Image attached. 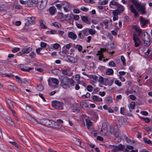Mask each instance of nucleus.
<instances>
[{"instance_id": "nucleus-1", "label": "nucleus", "mask_w": 152, "mask_h": 152, "mask_svg": "<svg viewBox=\"0 0 152 152\" xmlns=\"http://www.w3.org/2000/svg\"><path fill=\"white\" fill-rule=\"evenodd\" d=\"M142 39L143 42V44L145 46L148 47L151 44V38L147 32L143 33Z\"/></svg>"}, {"instance_id": "nucleus-2", "label": "nucleus", "mask_w": 152, "mask_h": 152, "mask_svg": "<svg viewBox=\"0 0 152 152\" xmlns=\"http://www.w3.org/2000/svg\"><path fill=\"white\" fill-rule=\"evenodd\" d=\"M60 82L62 86H67L69 83L72 85L74 83V80L72 79H68L67 77L66 76H64L63 78L61 80Z\"/></svg>"}, {"instance_id": "nucleus-3", "label": "nucleus", "mask_w": 152, "mask_h": 152, "mask_svg": "<svg viewBox=\"0 0 152 152\" xmlns=\"http://www.w3.org/2000/svg\"><path fill=\"white\" fill-rule=\"evenodd\" d=\"M47 2L48 0H37V7L39 10H42L46 6Z\"/></svg>"}, {"instance_id": "nucleus-4", "label": "nucleus", "mask_w": 152, "mask_h": 152, "mask_svg": "<svg viewBox=\"0 0 152 152\" xmlns=\"http://www.w3.org/2000/svg\"><path fill=\"white\" fill-rule=\"evenodd\" d=\"M52 105L53 107L58 110H62L64 108V103L62 102L56 100L53 101L52 102Z\"/></svg>"}, {"instance_id": "nucleus-5", "label": "nucleus", "mask_w": 152, "mask_h": 152, "mask_svg": "<svg viewBox=\"0 0 152 152\" xmlns=\"http://www.w3.org/2000/svg\"><path fill=\"white\" fill-rule=\"evenodd\" d=\"M136 7L142 15H145L146 14L145 4L140 3Z\"/></svg>"}, {"instance_id": "nucleus-6", "label": "nucleus", "mask_w": 152, "mask_h": 152, "mask_svg": "<svg viewBox=\"0 0 152 152\" xmlns=\"http://www.w3.org/2000/svg\"><path fill=\"white\" fill-rule=\"evenodd\" d=\"M53 121L48 119H44L41 121V123L43 125L51 127Z\"/></svg>"}, {"instance_id": "nucleus-7", "label": "nucleus", "mask_w": 152, "mask_h": 152, "mask_svg": "<svg viewBox=\"0 0 152 152\" xmlns=\"http://www.w3.org/2000/svg\"><path fill=\"white\" fill-rule=\"evenodd\" d=\"M133 40L134 43V46L136 47L139 46L141 43V41L136 34H134Z\"/></svg>"}, {"instance_id": "nucleus-8", "label": "nucleus", "mask_w": 152, "mask_h": 152, "mask_svg": "<svg viewBox=\"0 0 152 152\" xmlns=\"http://www.w3.org/2000/svg\"><path fill=\"white\" fill-rule=\"evenodd\" d=\"M107 130V124L106 123H103L102 124L101 129L100 132V135L102 136H104Z\"/></svg>"}, {"instance_id": "nucleus-9", "label": "nucleus", "mask_w": 152, "mask_h": 152, "mask_svg": "<svg viewBox=\"0 0 152 152\" xmlns=\"http://www.w3.org/2000/svg\"><path fill=\"white\" fill-rule=\"evenodd\" d=\"M124 145L120 144L118 146H115L112 150V152H118V151H122L124 148Z\"/></svg>"}, {"instance_id": "nucleus-10", "label": "nucleus", "mask_w": 152, "mask_h": 152, "mask_svg": "<svg viewBox=\"0 0 152 152\" xmlns=\"http://www.w3.org/2000/svg\"><path fill=\"white\" fill-rule=\"evenodd\" d=\"M62 125L61 124L53 121L51 127L58 129H60L62 127Z\"/></svg>"}, {"instance_id": "nucleus-11", "label": "nucleus", "mask_w": 152, "mask_h": 152, "mask_svg": "<svg viewBox=\"0 0 152 152\" xmlns=\"http://www.w3.org/2000/svg\"><path fill=\"white\" fill-rule=\"evenodd\" d=\"M129 8L131 12L134 14L135 17H137L139 16L138 13L136 10L134 9L133 5L131 4Z\"/></svg>"}, {"instance_id": "nucleus-12", "label": "nucleus", "mask_w": 152, "mask_h": 152, "mask_svg": "<svg viewBox=\"0 0 152 152\" xmlns=\"http://www.w3.org/2000/svg\"><path fill=\"white\" fill-rule=\"evenodd\" d=\"M133 28L135 31L137 33V36H140L142 32V30L137 26L134 25L133 26Z\"/></svg>"}, {"instance_id": "nucleus-13", "label": "nucleus", "mask_w": 152, "mask_h": 152, "mask_svg": "<svg viewBox=\"0 0 152 152\" xmlns=\"http://www.w3.org/2000/svg\"><path fill=\"white\" fill-rule=\"evenodd\" d=\"M140 21L142 24L141 26L142 27H143L148 23L147 20L142 16L140 17Z\"/></svg>"}, {"instance_id": "nucleus-14", "label": "nucleus", "mask_w": 152, "mask_h": 152, "mask_svg": "<svg viewBox=\"0 0 152 152\" xmlns=\"http://www.w3.org/2000/svg\"><path fill=\"white\" fill-rule=\"evenodd\" d=\"M18 66L21 68V70L26 72H29L32 69V68L30 67L27 69H25L24 68V66H25V65L24 64H20L18 65Z\"/></svg>"}, {"instance_id": "nucleus-15", "label": "nucleus", "mask_w": 152, "mask_h": 152, "mask_svg": "<svg viewBox=\"0 0 152 152\" xmlns=\"http://www.w3.org/2000/svg\"><path fill=\"white\" fill-rule=\"evenodd\" d=\"M91 98L95 101L97 102H101L102 101V98H99L98 96L96 95H92Z\"/></svg>"}, {"instance_id": "nucleus-16", "label": "nucleus", "mask_w": 152, "mask_h": 152, "mask_svg": "<svg viewBox=\"0 0 152 152\" xmlns=\"http://www.w3.org/2000/svg\"><path fill=\"white\" fill-rule=\"evenodd\" d=\"M68 36L69 38L73 39L74 40L76 39L77 37V35L75 33L72 32L68 34Z\"/></svg>"}, {"instance_id": "nucleus-17", "label": "nucleus", "mask_w": 152, "mask_h": 152, "mask_svg": "<svg viewBox=\"0 0 152 152\" xmlns=\"http://www.w3.org/2000/svg\"><path fill=\"white\" fill-rule=\"evenodd\" d=\"M32 50L31 47L24 48L22 50V53H29Z\"/></svg>"}, {"instance_id": "nucleus-18", "label": "nucleus", "mask_w": 152, "mask_h": 152, "mask_svg": "<svg viewBox=\"0 0 152 152\" xmlns=\"http://www.w3.org/2000/svg\"><path fill=\"white\" fill-rule=\"evenodd\" d=\"M37 0H32L29 1L27 2V4L28 6L31 7L36 4Z\"/></svg>"}, {"instance_id": "nucleus-19", "label": "nucleus", "mask_w": 152, "mask_h": 152, "mask_svg": "<svg viewBox=\"0 0 152 152\" xmlns=\"http://www.w3.org/2000/svg\"><path fill=\"white\" fill-rule=\"evenodd\" d=\"M61 71H62V74L65 75H67L69 76H70L72 75V73H71L69 74H68V69H61Z\"/></svg>"}, {"instance_id": "nucleus-20", "label": "nucleus", "mask_w": 152, "mask_h": 152, "mask_svg": "<svg viewBox=\"0 0 152 152\" xmlns=\"http://www.w3.org/2000/svg\"><path fill=\"white\" fill-rule=\"evenodd\" d=\"M116 8L117 9V10H118L121 13L124 11V7L119 4L116 6Z\"/></svg>"}, {"instance_id": "nucleus-21", "label": "nucleus", "mask_w": 152, "mask_h": 152, "mask_svg": "<svg viewBox=\"0 0 152 152\" xmlns=\"http://www.w3.org/2000/svg\"><path fill=\"white\" fill-rule=\"evenodd\" d=\"M7 102L8 104L9 109H10V108H12V107H13V102L9 99L7 100Z\"/></svg>"}, {"instance_id": "nucleus-22", "label": "nucleus", "mask_w": 152, "mask_h": 152, "mask_svg": "<svg viewBox=\"0 0 152 152\" xmlns=\"http://www.w3.org/2000/svg\"><path fill=\"white\" fill-rule=\"evenodd\" d=\"M56 10V8L54 6L51 7L49 8V12L51 15H53Z\"/></svg>"}, {"instance_id": "nucleus-23", "label": "nucleus", "mask_w": 152, "mask_h": 152, "mask_svg": "<svg viewBox=\"0 0 152 152\" xmlns=\"http://www.w3.org/2000/svg\"><path fill=\"white\" fill-rule=\"evenodd\" d=\"M62 4L64 6L63 7L64 10L66 12H67L68 9L69 7V4L66 2H64Z\"/></svg>"}, {"instance_id": "nucleus-24", "label": "nucleus", "mask_w": 152, "mask_h": 152, "mask_svg": "<svg viewBox=\"0 0 152 152\" xmlns=\"http://www.w3.org/2000/svg\"><path fill=\"white\" fill-rule=\"evenodd\" d=\"M106 73L107 75H110L113 73V71L112 69L109 68L106 70Z\"/></svg>"}, {"instance_id": "nucleus-25", "label": "nucleus", "mask_w": 152, "mask_h": 152, "mask_svg": "<svg viewBox=\"0 0 152 152\" xmlns=\"http://www.w3.org/2000/svg\"><path fill=\"white\" fill-rule=\"evenodd\" d=\"M8 88L10 90L14 91H17V88L15 86H13L12 85H9L8 86Z\"/></svg>"}, {"instance_id": "nucleus-26", "label": "nucleus", "mask_w": 152, "mask_h": 152, "mask_svg": "<svg viewBox=\"0 0 152 152\" xmlns=\"http://www.w3.org/2000/svg\"><path fill=\"white\" fill-rule=\"evenodd\" d=\"M40 27L42 28L46 29L47 27L43 23L42 20H40L39 22Z\"/></svg>"}, {"instance_id": "nucleus-27", "label": "nucleus", "mask_w": 152, "mask_h": 152, "mask_svg": "<svg viewBox=\"0 0 152 152\" xmlns=\"http://www.w3.org/2000/svg\"><path fill=\"white\" fill-rule=\"evenodd\" d=\"M51 80L53 83L55 84L56 85H58L59 81L57 79L52 78H51Z\"/></svg>"}, {"instance_id": "nucleus-28", "label": "nucleus", "mask_w": 152, "mask_h": 152, "mask_svg": "<svg viewBox=\"0 0 152 152\" xmlns=\"http://www.w3.org/2000/svg\"><path fill=\"white\" fill-rule=\"evenodd\" d=\"M73 141L75 142V144L77 145H80L81 143V140H80L74 138Z\"/></svg>"}, {"instance_id": "nucleus-29", "label": "nucleus", "mask_w": 152, "mask_h": 152, "mask_svg": "<svg viewBox=\"0 0 152 152\" xmlns=\"http://www.w3.org/2000/svg\"><path fill=\"white\" fill-rule=\"evenodd\" d=\"M88 77L89 78L92 79L96 81L98 80V76L93 75H89Z\"/></svg>"}, {"instance_id": "nucleus-30", "label": "nucleus", "mask_w": 152, "mask_h": 152, "mask_svg": "<svg viewBox=\"0 0 152 152\" xmlns=\"http://www.w3.org/2000/svg\"><path fill=\"white\" fill-rule=\"evenodd\" d=\"M27 20L29 23L34 22L35 20V18L32 17H28Z\"/></svg>"}, {"instance_id": "nucleus-31", "label": "nucleus", "mask_w": 152, "mask_h": 152, "mask_svg": "<svg viewBox=\"0 0 152 152\" xmlns=\"http://www.w3.org/2000/svg\"><path fill=\"white\" fill-rule=\"evenodd\" d=\"M88 32L90 34L94 35L96 33V31L95 30L88 28Z\"/></svg>"}, {"instance_id": "nucleus-32", "label": "nucleus", "mask_w": 152, "mask_h": 152, "mask_svg": "<svg viewBox=\"0 0 152 152\" xmlns=\"http://www.w3.org/2000/svg\"><path fill=\"white\" fill-rule=\"evenodd\" d=\"M86 124H87V127L88 128H89V127L90 126H91L92 124V123L91 121H90V120H89V119H86Z\"/></svg>"}, {"instance_id": "nucleus-33", "label": "nucleus", "mask_w": 152, "mask_h": 152, "mask_svg": "<svg viewBox=\"0 0 152 152\" xmlns=\"http://www.w3.org/2000/svg\"><path fill=\"white\" fill-rule=\"evenodd\" d=\"M143 140L146 143L149 144H151L152 145V142L151 141L146 138H143Z\"/></svg>"}, {"instance_id": "nucleus-34", "label": "nucleus", "mask_w": 152, "mask_h": 152, "mask_svg": "<svg viewBox=\"0 0 152 152\" xmlns=\"http://www.w3.org/2000/svg\"><path fill=\"white\" fill-rule=\"evenodd\" d=\"M62 52L63 53L66 54H69V50L65 48L64 46L63 47V50H62Z\"/></svg>"}, {"instance_id": "nucleus-35", "label": "nucleus", "mask_w": 152, "mask_h": 152, "mask_svg": "<svg viewBox=\"0 0 152 152\" xmlns=\"http://www.w3.org/2000/svg\"><path fill=\"white\" fill-rule=\"evenodd\" d=\"M52 26H54L56 28H59L61 27V25L60 23L58 22H54L52 23Z\"/></svg>"}, {"instance_id": "nucleus-36", "label": "nucleus", "mask_w": 152, "mask_h": 152, "mask_svg": "<svg viewBox=\"0 0 152 152\" xmlns=\"http://www.w3.org/2000/svg\"><path fill=\"white\" fill-rule=\"evenodd\" d=\"M106 100L107 103H110L112 102L113 99L111 96H108L106 97Z\"/></svg>"}, {"instance_id": "nucleus-37", "label": "nucleus", "mask_w": 152, "mask_h": 152, "mask_svg": "<svg viewBox=\"0 0 152 152\" xmlns=\"http://www.w3.org/2000/svg\"><path fill=\"white\" fill-rule=\"evenodd\" d=\"M37 89L39 91H41L43 89V87L42 85H39L37 86Z\"/></svg>"}, {"instance_id": "nucleus-38", "label": "nucleus", "mask_w": 152, "mask_h": 152, "mask_svg": "<svg viewBox=\"0 0 152 152\" xmlns=\"http://www.w3.org/2000/svg\"><path fill=\"white\" fill-rule=\"evenodd\" d=\"M78 36L80 39H83L85 37V35L82 31H80V33L79 34Z\"/></svg>"}, {"instance_id": "nucleus-39", "label": "nucleus", "mask_w": 152, "mask_h": 152, "mask_svg": "<svg viewBox=\"0 0 152 152\" xmlns=\"http://www.w3.org/2000/svg\"><path fill=\"white\" fill-rule=\"evenodd\" d=\"M120 13V12L118 10H116L113 11V14L114 16H117Z\"/></svg>"}, {"instance_id": "nucleus-40", "label": "nucleus", "mask_w": 152, "mask_h": 152, "mask_svg": "<svg viewBox=\"0 0 152 152\" xmlns=\"http://www.w3.org/2000/svg\"><path fill=\"white\" fill-rule=\"evenodd\" d=\"M88 28H85L83 29L82 31H81L85 35V36H87L88 35Z\"/></svg>"}, {"instance_id": "nucleus-41", "label": "nucleus", "mask_w": 152, "mask_h": 152, "mask_svg": "<svg viewBox=\"0 0 152 152\" xmlns=\"http://www.w3.org/2000/svg\"><path fill=\"white\" fill-rule=\"evenodd\" d=\"M116 1H111L110 4V6L111 5L115 6L116 7L118 4Z\"/></svg>"}, {"instance_id": "nucleus-42", "label": "nucleus", "mask_w": 152, "mask_h": 152, "mask_svg": "<svg viewBox=\"0 0 152 152\" xmlns=\"http://www.w3.org/2000/svg\"><path fill=\"white\" fill-rule=\"evenodd\" d=\"M130 1L133 3V4L135 7L140 3L138 2L137 0H130Z\"/></svg>"}, {"instance_id": "nucleus-43", "label": "nucleus", "mask_w": 152, "mask_h": 152, "mask_svg": "<svg viewBox=\"0 0 152 152\" xmlns=\"http://www.w3.org/2000/svg\"><path fill=\"white\" fill-rule=\"evenodd\" d=\"M10 111L12 112V114L14 116L16 120H18V118L17 117L16 113L15 111H14L12 109V108H10Z\"/></svg>"}, {"instance_id": "nucleus-44", "label": "nucleus", "mask_w": 152, "mask_h": 152, "mask_svg": "<svg viewBox=\"0 0 152 152\" xmlns=\"http://www.w3.org/2000/svg\"><path fill=\"white\" fill-rule=\"evenodd\" d=\"M81 18L83 21L84 22H86L88 21V18L86 16H81Z\"/></svg>"}, {"instance_id": "nucleus-45", "label": "nucleus", "mask_w": 152, "mask_h": 152, "mask_svg": "<svg viewBox=\"0 0 152 152\" xmlns=\"http://www.w3.org/2000/svg\"><path fill=\"white\" fill-rule=\"evenodd\" d=\"M93 87L90 85H88L87 87V89L89 92H91L92 91Z\"/></svg>"}, {"instance_id": "nucleus-46", "label": "nucleus", "mask_w": 152, "mask_h": 152, "mask_svg": "<svg viewBox=\"0 0 152 152\" xmlns=\"http://www.w3.org/2000/svg\"><path fill=\"white\" fill-rule=\"evenodd\" d=\"M26 109L29 112H31L33 110L32 108L28 105L26 106Z\"/></svg>"}, {"instance_id": "nucleus-47", "label": "nucleus", "mask_w": 152, "mask_h": 152, "mask_svg": "<svg viewBox=\"0 0 152 152\" xmlns=\"http://www.w3.org/2000/svg\"><path fill=\"white\" fill-rule=\"evenodd\" d=\"M75 47L79 51H81L83 48L82 46L80 45H77Z\"/></svg>"}, {"instance_id": "nucleus-48", "label": "nucleus", "mask_w": 152, "mask_h": 152, "mask_svg": "<svg viewBox=\"0 0 152 152\" xmlns=\"http://www.w3.org/2000/svg\"><path fill=\"white\" fill-rule=\"evenodd\" d=\"M75 78L76 79V80H77V81H78L77 83H78L79 84L80 83V81H79V79L80 78V75L79 74H77L75 76Z\"/></svg>"}, {"instance_id": "nucleus-49", "label": "nucleus", "mask_w": 152, "mask_h": 152, "mask_svg": "<svg viewBox=\"0 0 152 152\" xmlns=\"http://www.w3.org/2000/svg\"><path fill=\"white\" fill-rule=\"evenodd\" d=\"M51 72L52 73L55 75H57L58 72V69H53L52 70Z\"/></svg>"}, {"instance_id": "nucleus-50", "label": "nucleus", "mask_w": 152, "mask_h": 152, "mask_svg": "<svg viewBox=\"0 0 152 152\" xmlns=\"http://www.w3.org/2000/svg\"><path fill=\"white\" fill-rule=\"evenodd\" d=\"M121 61L123 62V65L124 66H126V64L125 63V59L123 56H121Z\"/></svg>"}, {"instance_id": "nucleus-51", "label": "nucleus", "mask_w": 152, "mask_h": 152, "mask_svg": "<svg viewBox=\"0 0 152 152\" xmlns=\"http://www.w3.org/2000/svg\"><path fill=\"white\" fill-rule=\"evenodd\" d=\"M60 47V45L58 43L54 44L53 45V48L55 49H57Z\"/></svg>"}, {"instance_id": "nucleus-52", "label": "nucleus", "mask_w": 152, "mask_h": 152, "mask_svg": "<svg viewBox=\"0 0 152 152\" xmlns=\"http://www.w3.org/2000/svg\"><path fill=\"white\" fill-rule=\"evenodd\" d=\"M109 65L110 66L115 67L116 64L113 61H111L109 63Z\"/></svg>"}, {"instance_id": "nucleus-53", "label": "nucleus", "mask_w": 152, "mask_h": 152, "mask_svg": "<svg viewBox=\"0 0 152 152\" xmlns=\"http://www.w3.org/2000/svg\"><path fill=\"white\" fill-rule=\"evenodd\" d=\"M99 81L100 83L103 84L104 82L103 77L102 76H100L99 79Z\"/></svg>"}, {"instance_id": "nucleus-54", "label": "nucleus", "mask_w": 152, "mask_h": 152, "mask_svg": "<svg viewBox=\"0 0 152 152\" xmlns=\"http://www.w3.org/2000/svg\"><path fill=\"white\" fill-rule=\"evenodd\" d=\"M90 94L88 92H87L86 94L82 95V97L83 98H86L89 97L90 96Z\"/></svg>"}, {"instance_id": "nucleus-55", "label": "nucleus", "mask_w": 152, "mask_h": 152, "mask_svg": "<svg viewBox=\"0 0 152 152\" xmlns=\"http://www.w3.org/2000/svg\"><path fill=\"white\" fill-rule=\"evenodd\" d=\"M130 107L132 109H134L135 106V103L132 102L130 104Z\"/></svg>"}, {"instance_id": "nucleus-56", "label": "nucleus", "mask_w": 152, "mask_h": 152, "mask_svg": "<svg viewBox=\"0 0 152 152\" xmlns=\"http://www.w3.org/2000/svg\"><path fill=\"white\" fill-rule=\"evenodd\" d=\"M47 45L46 43L44 42H41L40 44V46L42 48L46 47Z\"/></svg>"}, {"instance_id": "nucleus-57", "label": "nucleus", "mask_w": 152, "mask_h": 152, "mask_svg": "<svg viewBox=\"0 0 152 152\" xmlns=\"http://www.w3.org/2000/svg\"><path fill=\"white\" fill-rule=\"evenodd\" d=\"M72 45V43H69L68 44L65 45L64 46V48L65 47L66 49L69 50Z\"/></svg>"}, {"instance_id": "nucleus-58", "label": "nucleus", "mask_w": 152, "mask_h": 152, "mask_svg": "<svg viewBox=\"0 0 152 152\" xmlns=\"http://www.w3.org/2000/svg\"><path fill=\"white\" fill-rule=\"evenodd\" d=\"M10 142L13 145H15L17 148H19V146L15 142L11 141Z\"/></svg>"}, {"instance_id": "nucleus-59", "label": "nucleus", "mask_w": 152, "mask_h": 152, "mask_svg": "<svg viewBox=\"0 0 152 152\" xmlns=\"http://www.w3.org/2000/svg\"><path fill=\"white\" fill-rule=\"evenodd\" d=\"M108 0H104L101 2V5H106L107 4L108 2Z\"/></svg>"}, {"instance_id": "nucleus-60", "label": "nucleus", "mask_w": 152, "mask_h": 152, "mask_svg": "<svg viewBox=\"0 0 152 152\" xmlns=\"http://www.w3.org/2000/svg\"><path fill=\"white\" fill-rule=\"evenodd\" d=\"M125 111V108L124 107H121L120 108V113L121 114L124 115Z\"/></svg>"}, {"instance_id": "nucleus-61", "label": "nucleus", "mask_w": 152, "mask_h": 152, "mask_svg": "<svg viewBox=\"0 0 152 152\" xmlns=\"http://www.w3.org/2000/svg\"><path fill=\"white\" fill-rule=\"evenodd\" d=\"M7 122L12 125L14 124V123L12 119H9L7 120Z\"/></svg>"}, {"instance_id": "nucleus-62", "label": "nucleus", "mask_w": 152, "mask_h": 152, "mask_svg": "<svg viewBox=\"0 0 152 152\" xmlns=\"http://www.w3.org/2000/svg\"><path fill=\"white\" fill-rule=\"evenodd\" d=\"M115 83L118 86H121V83L118 80H116L115 82Z\"/></svg>"}, {"instance_id": "nucleus-63", "label": "nucleus", "mask_w": 152, "mask_h": 152, "mask_svg": "<svg viewBox=\"0 0 152 152\" xmlns=\"http://www.w3.org/2000/svg\"><path fill=\"white\" fill-rule=\"evenodd\" d=\"M143 120V121H144L146 123H148L150 122V120L149 118H141Z\"/></svg>"}, {"instance_id": "nucleus-64", "label": "nucleus", "mask_w": 152, "mask_h": 152, "mask_svg": "<svg viewBox=\"0 0 152 152\" xmlns=\"http://www.w3.org/2000/svg\"><path fill=\"white\" fill-rule=\"evenodd\" d=\"M19 48H13L12 51L13 53H15L19 50Z\"/></svg>"}]
</instances>
